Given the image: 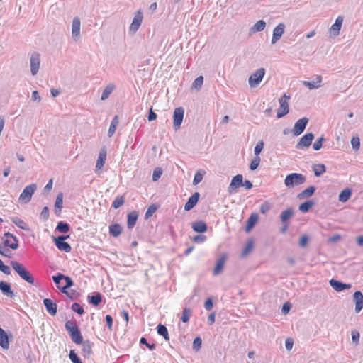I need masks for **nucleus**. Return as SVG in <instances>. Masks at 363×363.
<instances>
[{"mask_svg":"<svg viewBox=\"0 0 363 363\" xmlns=\"http://www.w3.org/2000/svg\"><path fill=\"white\" fill-rule=\"evenodd\" d=\"M11 266L23 280L30 284L33 285L35 284V278L33 275L23 264L17 261H11Z\"/></svg>","mask_w":363,"mask_h":363,"instance_id":"nucleus-1","label":"nucleus"},{"mask_svg":"<svg viewBox=\"0 0 363 363\" xmlns=\"http://www.w3.org/2000/svg\"><path fill=\"white\" fill-rule=\"evenodd\" d=\"M65 327L72 340L75 344L80 345L81 343H83L84 340L82 335L76 323L72 320H67L65 323Z\"/></svg>","mask_w":363,"mask_h":363,"instance_id":"nucleus-2","label":"nucleus"},{"mask_svg":"<svg viewBox=\"0 0 363 363\" xmlns=\"http://www.w3.org/2000/svg\"><path fill=\"white\" fill-rule=\"evenodd\" d=\"M306 178L304 175L300 173H291L286 175L284 179V184L288 188H293L305 183Z\"/></svg>","mask_w":363,"mask_h":363,"instance_id":"nucleus-3","label":"nucleus"},{"mask_svg":"<svg viewBox=\"0 0 363 363\" xmlns=\"http://www.w3.org/2000/svg\"><path fill=\"white\" fill-rule=\"evenodd\" d=\"M265 74V69L261 67L252 73L248 79L250 87H256L262 81Z\"/></svg>","mask_w":363,"mask_h":363,"instance_id":"nucleus-4","label":"nucleus"},{"mask_svg":"<svg viewBox=\"0 0 363 363\" xmlns=\"http://www.w3.org/2000/svg\"><path fill=\"white\" fill-rule=\"evenodd\" d=\"M290 96H287L284 94L279 99V102L280 104V107L277 111V117L278 118H281L286 115L289 112V106L288 104V101L289 100Z\"/></svg>","mask_w":363,"mask_h":363,"instance_id":"nucleus-5","label":"nucleus"},{"mask_svg":"<svg viewBox=\"0 0 363 363\" xmlns=\"http://www.w3.org/2000/svg\"><path fill=\"white\" fill-rule=\"evenodd\" d=\"M36 189L37 185L35 184H31L26 186L20 194L19 200L24 202L25 203H28L31 200L32 196L35 191Z\"/></svg>","mask_w":363,"mask_h":363,"instance_id":"nucleus-6","label":"nucleus"},{"mask_svg":"<svg viewBox=\"0 0 363 363\" xmlns=\"http://www.w3.org/2000/svg\"><path fill=\"white\" fill-rule=\"evenodd\" d=\"M4 236L6 238V239L4 240L2 243L4 245L13 250H17L18 248V240L16 235L9 232H6L4 234Z\"/></svg>","mask_w":363,"mask_h":363,"instance_id":"nucleus-7","label":"nucleus"},{"mask_svg":"<svg viewBox=\"0 0 363 363\" xmlns=\"http://www.w3.org/2000/svg\"><path fill=\"white\" fill-rule=\"evenodd\" d=\"M184 116V109L183 107H177L173 113V127L175 130L180 128Z\"/></svg>","mask_w":363,"mask_h":363,"instance_id":"nucleus-8","label":"nucleus"},{"mask_svg":"<svg viewBox=\"0 0 363 363\" xmlns=\"http://www.w3.org/2000/svg\"><path fill=\"white\" fill-rule=\"evenodd\" d=\"M69 238V235H60L55 238V244L57 248L65 252H69L72 250L71 245L65 242V240Z\"/></svg>","mask_w":363,"mask_h":363,"instance_id":"nucleus-9","label":"nucleus"},{"mask_svg":"<svg viewBox=\"0 0 363 363\" xmlns=\"http://www.w3.org/2000/svg\"><path fill=\"white\" fill-rule=\"evenodd\" d=\"M308 123V118L306 117H303L302 118L298 119L295 123L292 130L294 135L298 136L303 133L306 128Z\"/></svg>","mask_w":363,"mask_h":363,"instance_id":"nucleus-10","label":"nucleus"},{"mask_svg":"<svg viewBox=\"0 0 363 363\" xmlns=\"http://www.w3.org/2000/svg\"><path fill=\"white\" fill-rule=\"evenodd\" d=\"M30 72L33 76H35L39 71L40 64V55L38 52H33L30 55Z\"/></svg>","mask_w":363,"mask_h":363,"instance_id":"nucleus-11","label":"nucleus"},{"mask_svg":"<svg viewBox=\"0 0 363 363\" xmlns=\"http://www.w3.org/2000/svg\"><path fill=\"white\" fill-rule=\"evenodd\" d=\"M313 139H314V134L312 133H307L301 138V139L296 144V147L297 149H303L305 147H308L311 145Z\"/></svg>","mask_w":363,"mask_h":363,"instance_id":"nucleus-12","label":"nucleus"},{"mask_svg":"<svg viewBox=\"0 0 363 363\" xmlns=\"http://www.w3.org/2000/svg\"><path fill=\"white\" fill-rule=\"evenodd\" d=\"M143 19V13L141 12V11H138L135 13L134 18L132 21V23L129 27L130 31L135 33L139 29L140 26H141Z\"/></svg>","mask_w":363,"mask_h":363,"instance_id":"nucleus-13","label":"nucleus"},{"mask_svg":"<svg viewBox=\"0 0 363 363\" xmlns=\"http://www.w3.org/2000/svg\"><path fill=\"white\" fill-rule=\"evenodd\" d=\"M285 24L283 23H279L273 30L272 44H275L282 36L285 30Z\"/></svg>","mask_w":363,"mask_h":363,"instance_id":"nucleus-14","label":"nucleus"},{"mask_svg":"<svg viewBox=\"0 0 363 363\" xmlns=\"http://www.w3.org/2000/svg\"><path fill=\"white\" fill-rule=\"evenodd\" d=\"M243 177L242 174H237L234 176L230 182L228 187L229 193H233L237 189L242 186Z\"/></svg>","mask_w":363,"mask_h":363,"instance_id":"nucleus-15","label":"nucleus"},{"mask_svg":"<svg viewBox=\"0 0 363 363\" xmlns=\"http://www.w3.org/2000/svg\"><path fill=\"white\" fill-rule=\"evenodd\" d=\"M329 283L330 285L333 287V289L337 292L349 289L352 287V285L350 284L343 283L339 280H336L334 279H330Z\"/></svg>","mask_w":363,"mask_h":363,"instance_id":"nucleus-16","label":"nucleus"},{"mask_svg":"<svg viewBox=\"0 0 363 363\" xmlns=\"http://www.w3.org/2000/svg\"><path fill=\"white\" fill-rule=\"evenodd\" d=\"M81 21L79 18L74 17L72 23V36L74 40H77L80 37Z\"/></svg>","mask_w":363,"mask_h":363,"instance_id":"nucleus-17","label":"nucleus"},{"mask_svg":"<svg viewBox=\"0 0 363 363\" xmlns=\"http://www.w3.org/2000/svg\"><path fill=\"white\" fill-rule=\"evenodd\" d=\"M43 305L45 307L47 312L52 316H55L57 312V306L52 300L50 298H45L43 300Z\"/></svg>","mask_w":363,"mask_h":363,"instance_id":"nucleus-18","label":"nucleus"},{"mask_svg":"<svg viewBox=\"0 0 363 363\" xmlns=\"http://www.w3.org/2000/svg\"><path fill=\"white\" fill-rule=\"evenodd\" d=\"M107 156V151L106 147H103L101 149L96 164V169L95 172H97L99 170H101L104 167Z\"/></svg>","mask_w":363,"mask_h":363,"instance_id":"nucleus-19","label":"nucleus"},{"mask_svg":"<svg viewBox=\"0 0 363 363\" xmlns=\"http://www.w3.org/2000/svg\"><path fill=\"white\" fill-rule=\"evenodd\" d=\"M353 300L355 303V312L359 313L363 308V294L360 291L354 293Z\"/></svg>","mask_w":363,"mask_h":363,"instance_id":"nucleus-20","label":"nucleus"},{"mask_svg":"<svg viewBox=\"0 0 363 363\" xmlns=\"http://www.w3.org/2000/svg\"><path fill=\"white\" fill-rule=\"evenodd\" d=\"M200 198L199 192L194 193L184 205V210L189 211L191 210L198 203Z\"/></svg>","mask_w":363,"mask_h":363,"instance_id":"nucleus-21","label":"nucleus"},{"mask_svg":"<svg viewBox=\"0 0 363 363\" xmlns=\"http://www.w3.org/2000/svg\"><path fill=\"white\" fill-rule=\"evenodd\" d=\"M52 279L54 283H57V281L58 282L59 279L65 280V286H67L69 289L74 285V281L70 277L66 276L60 272H58L55 275H53Z\"/></svg>","mask_w":363,"mask_h":363,"instance_id":"nucleus-22","label":"nucleus"},{"mask_svg":"<svg viewBox=\"0 0 363 363\" xmlns=\"http://www.w3.org/2000/svg\"><path fill=\"white\" fill-rule=\"evenodd\" d=\"M343 23V17L341 16H337L335 19V23L331 26L330 28V33L334 36H337L340 33L342 25Z\"/></svg>","mask_w":363,"mask_h":363,"instance_id":"nucleus-23","label":"nucleus"},{"mask_svg":"<svg viewBox=\"0 0 363 363\" xmlns=\"http://www.w3.org/2000/svg\"><path fill=\"white\" fill-rule=\"evenodd\" d=\"M103 296L99 292H94L91 294H89L87 300L89 304L96 307L100 305L102 301Z\"/></svg>","mask_w":363,"mask_h":363,"instance_id":"nucleus-24","label":"nucleus"},{"mask_svg":"<svg viewBox=\"0 0 363 363\" xmlns=\"http://www.w3.org/2000/svg\"><path fill=\"white\" fill-rule=\"evenodd\" d=\"M0 290L4 295L8 297L13 298L15 296L10 284L6 281H0Z\"/></svg>","mask_w":363,"mask_h":363,"instance_id":"nucleus-25","label":"nucleus"},{"mask_svg":"<svg viewBox=\"0 0 363 363\" xmlns=\"http://www.w3.org/2000/svg\"><path fill=\"white\" fill-rule=\"evenodd\" d=\"M322 77L320 75L316 76L314 81L308 82V81H303L302 84L306 87H308L309 89H318L321 86Z\"/></svg>","mask_w":363,"mask_h":363,"instance_id":"nucleus-26","label":"nucleus"},{"mask_svg":"<svg viewBox=\"0 0 363 363\" xmlns=\"http://www.w3.org/2000/svg\"><path fill=\"white\" fill-rule=\"evenodd\" d=\"M128 221H127V228L130 230L133 229L135 226L138 218V213L135 211H133L128 213Z\"/></svg>","mask_w":363,"mask_h":363,"instance_id":"nucleus-27","label":"nucleus"},{"mask_svg":"<svg viewBox=\"0 0 363 363\" xmlns=\"http://www.w3.org/2000/svg\"><path fill=\"white\" fill-rule=\"evenodd\" d=\"M0 346L3 349L9 347V337L8 333L0 327Z\"/></svg>","mask_w":363,"mask_h":363,"instance_id":"nucleus-28","label":"nucleus"},{"mask_svg":"<svg viewBox=\"0 0 363 363\" xmlns=\"http://www.w3.org/2000/svg\"><path fill=\"white\" fill-rule=\"evenodd\" d=\"M191 228L194 230V231L199 233H205L208 230L206 223L202 220L194 222L192 223Z\"/></svg>","mask_w":363,"mask_h":363,"instance_id":"nucleus-29","label":"nucleus"},{"mask_svg":"<svg viewBox=\"0 0 363 363\" xmlns=\"http://www.w3.org/2000/svg\"><path fill=\"white\" fill-rule=\"evenodd\" d=\"M80 345H82V354L84 357H89L92 352V345L93 343L91 341L86 340L83 341V343Z\"/></svg>","mask_w":363,"mask_h":363,"instance_id":"nucleus-30","label":"nucleus"},{"mask_svg":"<svg viewBox=\"0 0 363 363\" xmlns=\"http://www.w3.org/2000/svg\"><path fill=\"white\" fill-rule=\"evenodd\" d=\"M226 259V255L223 254L221 255V257L216 261V266L213 269V274L218 275L221 272V271L223 269L224 264Z\"/></svg>","mask_w":363,"mask_h":363,"instance_id":"nucleus-31","label":"nucleus"},{"mask_svg":"<svg viewBox=\"0 0 363 363\" xmlns=\"http://www.w3.org/2000/svg\"><path fill=\"white\" fill-rule=\"evenodd\" d=\"M63 207V194L60 192L57 194L55 203V213L56 215H60Z\"/></svg>","mask_w":363,"mask_h":363,"instance_id":"nucleus-32","label":"nucleus"},{"mask_svg":"<svg viewBox=\"0 0 363 363\" xmlns=\"http://www.w3.org/2000/svg\"><path fill=\"white\" fill-rule=\"evenodd\" d=\"M258 220V214L256 213H252L247 220L245 227L246 232H249L255 225Z\"/></svg>","mask_w":363,"mask_h":363,"instance_id":"nucleus-33","label":"nucleus"},{"mask_svg":"<svg viewBox=\"0 0 363 363\" xmlns=\"http://www.w3.org/2000/svg\"><path fill=\"white\" fill-rule=\"evenodd\" d=\"M315 190H316V188L314 186H310L308 188H306V189H304L303 191H302L301 192H300L298 194L297 197L299 199H303L305 198L310 197L312 195H313Z\"/></svg>","mask_w":363,"mask_h":363,"instance_id":"nucleus-34","label":"nucleus"},{"mask_svg":"<svg viewBox=\"0 0 363 363\" xmlns=\"http://www.w3.org/2000/svg\"><path fill=\"white\" fill-rule=\"evenodd\" d=\"M11 221L19 228L24 230L26 231L30 230L28 225L26 223L24 220L20 218L18 216H14L11 218Z\"/></svg>","mask_w":363,"mask_h":363,"instance_id":"nucleus-35","label":"nucleus"},{"mask_svg":"<svg viewBox=\"0 0 363 363\" xmlns=\"http://www.w3.org/2000/svg\"><path fill=\"white\" fill-rule=\"evenodd\" d=\"M352 194V189L346 188L340 193L338 199L340 202L345 203L350 199Z\"/></svg>","mask_w":363,"mask_h":363,"instance_id":"nucleus-36","label":"nucleus"},{"mask_svg":"<svg viewBox=\"0 0 363 363\" xmlns=\"http://www.w3.org/2000/svg\"><path fill=\"white\" fill-rule=\"evenodd\" d=\"M122 232V228L118 223H114L109 225V233L113 237H118Z\"/></svg>","mask_w":363,"mask_h":363,"instance_id":"nucleus-37","label":"nucleus"},{"mask_svg":"<svg viewBox=\"0 0 363 363\" xmlns=\"http://www.w3.org/2000/svg\"><path fill=\"white\" fill-rule=\"evenodd\" d=\"M294 213L292 208H289L283 211L281 213L280 218L283 223H288L287 221L293 216Z\"/></svg>","mask_w":363,"mask_h":363,"instance_id":"nucleus-38","label":"nucleus"},{"mask_svg":"<svg viewBox=\"0 0 363 363\" xmlns=\"http://www.w3.org/2000/svg\"><path fill=\"white\" fill-rule=\"evenodd\" d=\"M118 123H119L118 117L117 115H116L113 118V119L111 122L108 130V137H111L115 133L116 128L118 125Z\"/></svg>","mask_w":363,"mask_h":363,"instance_id":"nucleus-39","label":"nucleus"},{"mask_svg":"<svg viewBox=\"0 0 363 363\" xmlns=\"http://www.w3.org/2000/svg\"><path fill=\"white\" fill-rule=\"evenodd\" d=\"M313 171L315 177H320L326 172V167L323 164H315L313 165Z\"/></svg>","mask_w":363,"mask_h":363,"instance_id":"nucleus-40","label":"nucleus"},{"mask_svg":"<svg viewBox=\"0 0 363 363\" xmlns=\"http://www.w3.org/2000/svg\"><path fill=\"white\" fill-rule=\"evenodd\" d=\"M115 89V85L114 84H108L105 89H104L102 94H101V99L102 101H104L106 99H107L110 94L113 92V91Z\"/></svg>","mask_w":363,"mask_h":363,"instance_id":"nucleus-41","label":"nucleus"},{"mask_svg":"<svg viewBox=\"0 0 363 363\" xmlns=\"http://www.w3.org/2000/svg\"><path fill=\"white\" fill-rule=\"evenodd\" d=\"M157 332L158 335L162 336L167 341L169 340V335L167 327L162 324H159L157 326Z\"/></svg>","mask_w":363,"mask_h":363,"instance_id":"nucleus-42","label":"nucleus"},{"mask_svg":"<svg viewBox=\"0 0 363 363\" xmlns=\"http://www.w3.org/2000/svg\"><path fill=\"white\" fill-rule=\"evenodd\" d=\"M315 204L314 201L312 200H307L305 202L300 204L298 209L302 213H307L309 211L310 208Z\"/></svg>","mask_w":363,"mask_h":363,"instance_id":"nucleus-43","label":"nucleus"},{"mask_svg":"<svg viewBox=\"0 0 363 363\" xmlns=\"http://www.w3.org/2000/svg\"><path fill=\"white\" fill-rule=\"evenodd\" d=\"M56 230L61 233H67L70 230V226L66 222L60 221L57 223Z\"/></svg>","mask_w":363,"mask_h":363,"instance_id":"nucleus-44","label":"nucleus"},{"mask_svg":"<svg viewBox=\"0 0 363 363\" xmlns=\"http://www.w3.org/2000/svg\"><path fill=\"white\" fill-rule=\"evenodd\" d=\"M265 26V21L263 20H259L255 23V25L252 27L251 30L254 33L261 32L264 29Z\"/></svg>","mask_w":363,"mask_h":363,"instance_id":"nucleus-45","label":"nucleus"},{"mask_svg":"<svg viewBox=\"0 0 363 363\" xmlns=\"http://www.w3.org/2000/svg\"><path fill=\"white\" fill-rule=\"evenodd\" d=\"M125 202V198L123 196H117L112 203V207L115 209L118 208Z\"/></svg>","mask_w":363,"mask_h":363,"instance_id":"nucleus-46","label":"nucleus"},{"mask_svg":"<svg viewBox=\"0 0 363 363\" xmlns=\"http://www.w3.org/2000/svg\"><path fill=\"white\" fill-rule=\"evenodd\" d=\"M203 84V76L196 77L192 83L191 88L196 89H200Z\"/></svg>","mask_w":363,"mask_h":363,"instance_id":"nucleus-47","label":"nucleus"},{"mask_svg":"<svg viewBox=\"0 0 363 363\" xmlns=\"http://www.w3.org/2000/svg\"><path fill=\"white\" fill-rule=\"evenodd\" d=\"M69 358L72 363H82L81 359L74 350H71L69 354Z\"/></svg>","mask_w":363,"mask_h":363,"instance_id":"nucleus-48","label":"nucleus"},{"mask_svg":"<svg viewBox=\"0 0 363 363\" xmlns=\"http://www.w3.org/2000/svg\"><path fill=\"white\" fill-rule=\"evenodd\" d=\"M0 255L8 258H11L12 256V253L8 249V247L4 245L3 244H0Z\"/></svg>","mask_w":363,"mask_h":363,"instance_id":"nucleus-49","label":"nucleus"},{"mask_svg":"<svg viewBox=\"0 0 363 363\" xmlns=\"http://www.w3.org/2000/svg\"><path fill=\"white\" fill-rule=\"evenodd\" d=\"M191 313V309L189 308H185L183 310V312H182V318H181L182 321L183 323L189 322Z\"/></svg>","mask_w":363,"mask_h":363,"instance_id":"nucleus-50","label":"nucleus"},{"mask_svg":"<svg viewBox=\"0 0 363 363\" xmlns=\"http://www.w3.org/2000/svg\"><path fill=\"white\" fill-rule=\"evenodd\" d=\"M325 138L323 135L318 138L315 143L313 144V148L314 150H319L321 149L323 146V143L325 141Z\"/></svg>","mask_w":363,"mask_h":363,"instance_id":"nucleus-51","label":"nucleus"},{"mask_svg":"<svg viewBox=\"0 0 363 363\" xmlns=\"http://www.w3.org/2000/svg\"><path fill=\"white\" fill-rule=\"evenodd\" d=\"M71 308L72 311L78 313L79 315H82L84 313V310L83 307L78 303L75 302L72 303Z\"/></svg>","mask_w":363,"mask_h":363,"instance_id":"nucleus-52","label":"nucleus"},{"mask_svg":"<svg viewBox=\"0 0 363 363\" xmlns=\"http://www.w3.org/2000/svg\"><path fill=\"white\" fill-rule=\"evenodd\" d=\"M157 206L155 204L150 205L145 212V218L147 219L150 217H151L153 215V213L157 211Z\"/></svg>","mask_w":363,"mask_h":363,"instance_id":"nucleus-53","label":"nucleus"},{"mask_svg":"<svg viewBox=\"0 0 363 363\" xmlns=\"http://www.w3.org/2000/svg\"><path fill=\"white\" fill-rule=\"evenodd\" d=\"M201 345L202 339L201 338V337L198 336L194 338L193 341L192 347L195 351H199L201 347Z\"/></svg>","mask_w":363,"mask_h":363,"instance_id":"nucleus-54","label":"nucleus"},{"mask_svg":"<svg viewBox=\"0 0 363 363\" xmlns=\"http://www.w3.org/2000/svg\"><path fill=\"white\" fill-rule=\"evenodd\" d=\"M264 147V142L262 140L258 141V143L256 144L254 152L255 156V157H259V154L261 153L262 149Z\"/></svg>","mask_w":363,"mask_h":363,"instance_id":"nucleus-55","label":"nucleus"},{"mask_svg":"<svg viewBox=\"0 0 363 363\" xmlns=\"http://www.w3.org/2000/svg\"><path fill=\"white\" fill-rule=\"evenodd\" d=\"M351 145L354 150H358L360 147V140L357 136H353L351 140Z\"/></svg>","mask_w":363,"mask_h":363,"instance_id":"nucleus-56","label":"nucleus"},{"mask_svg":"<svg viewBox=\"0 0 363 363\" xmlns=\"http://www.w3.org/2000/svg\"><path fill=\"white\" fill-rule=\"evenodd\" d=\"M140 344L145 345L150 350H153L156 348V345L155 343H148L147 339L145 337H142L140 338Z\"/></svg>","mask_w":363,"mask_h":363,"instance_id":"nucleus-57","label":"nucleus"},{"mask_svg":"<svg viewBox=\"0 0 363 363\" xmlns=\"http://www.w3.org/2000/svg\"><path fill=\"white\" fill-rule=\"evenodd\" d=\"M259 162H260V157H255L252 159V162H251V163L250 164V169L252 171L255 170L258 167V166L259 164Z\"/></svg>","mask_w":363,"mask_h":363,"instance_id":"nucleus-58","label":"nucleus"},{"mask_svg":"<svg viewBox=\"0 0 363 363\" xmlns=\"http://www.w3.org/2000/svg\"><path fill=\"white\" fill-rule=\"evenodd\" d=\"M162 174V169L160 167H157L154 169L152 174V181L157 182L161 177Z\"/></svg>","mask_w":363,"mask_h":363,"instance_id":"nucleus-59","label":"nucleus"},{"mask_svg":"<svg viewBox=\"0 0 363 363\" xmlns=\"http://www.w3.org/2000/svg\"><path fill=\"white\" fill-rule=\"evenodd\" d=\"M351 335H352V342L355 345H358L359 342V337H360L359 333L357 330H353L351 332Z\"/></svg>","mask_w":363,"mask_h":363,"instance_id":"nucleus-60","label":"nucleus"},{"mask_svg":"<svg viewBox=\"0 0 363 363\" xmlns=\"http://www.w3.org/2000/svg\"><path fill=\"white\" fill-rule=\"evenodd\" d=\"M270 204L267 201H265L259 206V212L262 214H265L270 210Z\"/></svg>","mask_w":363,"mask_h":363,"instance_id":"nucleus-61","label":"nucleus"},{"mask_svg":"<svg viewBox=\"0 0 363 363\" xmlns=\"http://www.w3.org/2000/svg\"><path fill=\"white\" fill-rule=\"evenodd\" d=\"M252 246H253V242L252 240H250L249 242H247L246 246L242 250V257L246 256L248 254V252L252 250Z\"/></svg>","mask_w":363,"mask_h":363,"instance_id":"nucleus-62","label":"nucleus"},{"mask_svg":"<svg viewBox=\"0 0 363 363\" xmlns=\"http://www.w3.org/2000/svg\"><path fill=\"white\" fill-rule=\"evenodd\" d=\"M0 271L6 275H9L11 274V269L9 266L4 264L1 259H0Z\"/></svg>","mask_w":363,"mask_h":363,"instance_id":"nucleus-63","label":"nucleus"},{"mask_svg":"<svg viewBox=\"0 0 363 363\" xmlns=\"http://www.w3.org/2000/svg\"><path fill=\"white\" fill-rule=\"evenodd\" d=\"M202 179H203V174L198 172L194 174V179H193V184L194 185H197L202 181Z\"/></svg>","mask_w":363,"mask_h":363,"instance_id":"nucleus-64","label":"nucleus"}]
</instances>
